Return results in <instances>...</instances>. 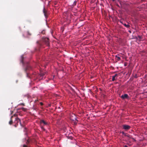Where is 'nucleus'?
Here are the masks:
<instances>
[{
	"instance_id": "1",
	"label": "nucleus",
	"mask_w": 147,
	"mask_h": 147,
	"mask_svg": "<svg viewBox=\"0 0 147 147\" xmlns=\"http://www.w3.org/2000/svg\"><path fill=\"white\" fill-rule=\"evenodd\" d=\"M70 119L72 120L73 122L75 124L77 123V119L76 116L74 114H72V115L70 117Z\"/></svg>"
},
{
	"instance_id": "2",
	"label": "nucleus",
	"mask_w": 147,
	"mask_h": 147,
	"mask_svg": "<svg viewBox=\"0 0 147 147\" xmlns=\"http://www.w3.org/2000/svg\"><path fill=\"white\" fill-rule=\"evenodd\" d=\"M42 40L44 42L46 45L48 46H49V39L47 38H43Z\"/></svg>"
},
{
	"instance_id": "3",
	"label": "nucleus",
	"mask_w": 147,
	"mask_h": 147,
	"mask_svg": "<svg viewBox=\"0 0 147 147\" xmlns=\"http://www.w3.org/2000/svg\"><path fill=\"white\" fill-rule=\"evenodd\" d=\"M40 123L41 125L45 126L48 125V122L43 120H40Z\"/></svg>"
},
{
	"instance_id": "4",
	"label": "nucleus",
	"mask_w": 147,
	"mask_h": 147,
	"mask_svg": "<svg viewBox=\"0 0 147 147\" xmlns=\"http://www.w3.org/2000/svg\"><path fill=\"white\" fill-rule=\"evenodd\" d=\"M14 123L16 124L15 125V126L16 127L17 125H18V123H19L20 124H21L20 121V119L18 117H16L15 118V120Z\"/></svg>"
},
{
	"instance_id": "5",
	"label": "nucleus",
	"mask_w": 147,
	"mask_h": 147,
	"mask_svg": "<svg viewBox=\"0 0 147 147\" xmlns=\"http://www.w3.org/2000/svg\"><path fill=\"white\" fill-rule=\"evenodd\" d=\"M31 66L28 64L25 69H24L25 71L26 72H27V71L28 70H30L31 69Z\"/></svg>"
},
{
	"instance_id": "6",
	"label": "nucleus",
	"mask_w": 147,
	"mask_h": 147,
	"mask_svg": "<svg viewBox=\"0 0 147 147\" xmlns=\"http://www.w3.org/2000/svg\"><path fill=\"white\" fill-rule=\"evenodd\" d=\"M43 13H44L45 17L46 18H47L48 17L47 14V11L45 7L43 8Z\"/></svg>"
},
{
	"instance_id": "7",
	"label": "nucleus",
	"mask_w": 147,
	"mask_h": 147,
	"mask_svg": "<svg viewBox=\"0 0 147 147\" xmlns=\"http://www.w3.org/2000/svg\"><path fill=\"white\" fill-rule=\"evenodd\" d=\"M128 95L127 94H125L124 95H122L121 97L123 98V99H125V98H127L128 97Z\"/></svg>"
},
{
	"instance_id": "8",
	"label": "nucleus",
	"mask_w": 147,
	"mask_h": 147,
	"mask_svg": "<svg viewBox=\"0 0 147 147\" xmlns=\"http://www.w3.org/2000/svg\"><path fill=\"white\" fill-rule=\"evenodd\" d=\"M130 127V126L127 125H123L122 126V129H129Z\"/></svg>"
},
{
	"instance_id": "9",
	"label": "nucleus",
	"mask_w": 147,
	"mask_h": 147,
	"mask_svg": "<svg viewBox=\"0 0 147 147\" xmlns=\"http://www.w3.org/2000/svg\"><path fill=\"white\" fill-rule=\"evenodd\" d=\"M13 117V116H12L11 117V119H10V121L9 122V124H10V125H11V124H12V123H13V121H12V118Z\"/></svg>"
},
{
	"instance_id": "10",
	"label": "nucleus",
	"mask_w": 147,
	"mask_h": 147,
	"mask_svg": "<svg viewBox=\"0 0 147 147\" xmlns=\"http://www.w3.org/2000/svg\"><path fill=\"white\" fill-rule=\"evenodd\" d=\"M117 76V74H115V75H114V76H113V77H112V80L113 81H114L115 80V77H116V76Z\"/></svg>"
},
{
	"instance_id": "11",
	"label": "nucleus",
	"mask_w": 147,
	"mask_h": 147,
	"mask_svg": "<svg viewBox=\"0 0 147 147\" xmlns=\"http://www.w3.org/2000/svg\"><path fill=\"white\" fill-rule=\"evenodd\" d=\"M23 59H24V57H23L22 56H21V62L23 64L24 63Z\"/></svg>"
},
{
	"instance_id": "12",
	"label": "nucleus",
	"mask_w": 147,
	"mask_h": 147,
	"mask_svg": "<svg viewBox=\"0 0 147 147\" xmlns=\"http://www.w3.org/2000/svg\"><path fill=\"white\" fill-rule=\"evenodd\" d=\"M123 25H124L125 27H127V28H128V27H129V26H129V25L128 24H127H127H123Z\"/></svg>"
},
{
	"instance_id": "13",
	"label": "nucleus",
	"mask_w": 147,
	"mask_h": 147,
	"mask_svg": "<svg viewBox=\"0 0 147 147\" xmlns=\"http://www.w3.org/2000/svg\"><path fill=\"white\" fill-rule=\"evenodd\" d=\"M117 60H119L120 59V57H117Z\"/></svg>"
},
{
	"instance_id": "14",
	"label": "nucleus",
	"mask_w": 147,
	"mask_h": 147,
	"mask_svg": "<svg viewBox=\"0 0 147 147\" xmlns=\"http://www.w3.org/2000/svg\"><path fill=\"white\" fill-rule=\"evenodd\" d=\"M41 33L43 34H45V31H42Z\"/></svg>"
},
{
	"instance_id": "15",
	"label": "nucleus",
	"mask_w": 147,
	"mask_h": 147,
	"mask_svg": "<svg viewBox=\"0 0 147 147\" xmlns=\"http://www.w3.org/2000/svg\"><path fill=\"white\" fill-rule=\"evenodd\" d=\"M40 105H41V106H42V105H43V103L42 102H40Z\"/></svg>"
},
{
	"instance_id": "16",
	"label": "nucleus",
	"mask_w": 147,
	"mask_h": 147,
	"mask_svg": "<svg viewBox=\"0 0 147 147\" xmlns=\"http://www.w3.org/2000/svg\"><path fill=\"white\" fill-rule=\"evenodd\" d=\"M23 147H27V146L26 145H24L23 146Z\"/></svg>"
},
{
	"instance_id": "17",
	"label": "nucleus",
	"mask_w": 147,
	"mask_h": 147,
	"mask_svg": "<svg viewBox=\"0 0 147 147\" xmlns=\"http://www.w3.org/2000/svg\"><path fill=\"white\" fill-rule=\"evenodd\" d=\"M76 1H74V4L75 5H76Z\"/></svg>"
},
{
	"instance_id": "18",
	"label": "nucleus",
	"mask_w": 147,
	"mask_h": 147,
	"mask_svg": "<svg viewBox=\"0 0 147 147\" xmlns=\"http://www.w3.org/2000/svg\"><path fill=\"white\" fill-rule=\"evenodd\" d=\"M29 140H28L27 141V142H26V143H29Z\"/></svg>"
},
{
	"instance_id": "19",
	"label": "nucleus",
	"mask_w": 147,
	"mask_h": 147,
	"mask_svg": "<svg viewBox=\"0 0 147 147\" xmlns=\"http://www.w3.org/2000/svg\"><path fill=\"white\" fill-rule=\"evenodd\" d=\"M27 33H28V34H29L30 35H31V34L29 32H27Z\"/></svg>"
},
{
	"instance_id": "20",
	"label": "nucleus",
	"mask_w": 147,
	"mask_h": 147,
	"mask_svg": "<svg viewBox=\"0 0 147 147\" xmlns=\"http://www.w3.org/2000/svg\"><path fill=\"white\" fill-rule=\"evenodd\" d=\"M41 75L42 76H43L45 75V74H42Z\"/></svg>"
},
{
	"instance_id": "21",
	"label": "nucleus",
	"mask_w": 147,
	"mask_h": 147,
	"mask_svg": "<svg viewBox=\"0 0 147 147\" xmlns=\"http://www.w3.org/2000/svg\"><path fill=\"white\" fill-rule=\"evenodd\" d=\"M122 134H123L124 135H125V133H124V132H122Z\"/></svg>"
},
{
	"instance_id": "22",
	"label": "nucleus",
	"mask_w": 147,
	"mask_h": 147,
	"mask_svg": "<svg viewBox=\"0 0 147 147\" xmlns=\"http://www.w3.org/2000/svg\"><path fill=\"white\" fill-rule=\"evenodd\" d=\"M38 100H35V102H36V101H37Z\"/></svg>"
},
{
	"instance_id": "23",
	"label": "nucleus",
	"mask_w": 147,
	"mask_h": 147,
	"mask_svg": "<svg viewBox=\"0 0 147 147\" xmlns=\"http://www.w3.org/2000/svg\"><path fill=\"white\" fill-rule=\"evenodd\" d=\"M37 43H39V41H37Z\"/></svg>"
},
{
	"instance_id": "24",
	"label": "nucleus",
	"mask_w": 147,
	"mask_h": 147,
	"mask_svg": "<svg viewBox=\"0 0 147 147\" xmlns=\"http://www.w3.org/2000/svg\"><path fill=\"white\" fill-rule=\"evenodd\" d=\"M22 105H24V104H23V103H22Z\"/></svg>"
},
{
	"instance_id": "25",
	"label": "nucleus",
	"mask_w": 147,
	"mask_h": 147,
	"mask_svg": "<svg viewBox=\"0 0 147 147\" xmlns=\"http://www.w3.org/2000/svg\"><path fill=\"white\" fill-rule=\"evenodd\" d=\"M94 127H95V126H94V127H92V128H94Z\"/></svg>"
},
{
	"instance_id": "26",
	"label": "nucleus",
	"mask_w": 147,
	"mask_h": 147,
	"mask_svg": "<svg viewBox=\"0 0 147 147\" xmlns=\"http://www.w3.org/2000/svg\"><path fill=\"white\" fill-rule=\"evenodd\" d=\"M90 78H92V76H91Z\"/></svg>"
},
{
	"instance_id": "27",
	"label": "nucleus",
	"mask_w": 147,
	"mask_h": 147,
	"mask_svg": "<svg viewBox=\"0 0 147 147\" xmlns=\"http://www.w3.org/2000/svg\"><path fill=\"white\" fill-rule=\"evenodd\" d=\"M113 0V1H115V0Z\"/></svg>"
},
{
	"instance_id": "28",
	"label": "nucleus",
	"mask_w": 147,
	"mask_h": 147,
	"mask_svg": "<svg viewBox=\"0 0 147 147\" xmlns=\"http://www.w3.org/2000/svg\"><path fill=\"white\" fill-rule=\"evenodd\" d=\"M139 37L140 38V36H139Z\"/></svg>"
}]
</instances>
